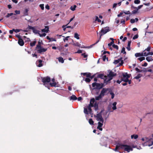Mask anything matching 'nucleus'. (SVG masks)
Masks as SVG:
<instances>
[{"instance_id":"f257e3e1","label":"nucleus","mask_w":153,"mask_h":153,"mask_svg":"<svg viewBox=\"0 0 153 153\" xmlns=\"http://www.w3.org/2000/svg\"><path fill=\"white\" fill-rule=\"evenodd\" d=\"M41 79L42 81L43 82L44 85L47 87L48 89H49L50 86L49 83L51 81L50 77L48 76L45 77H42Z\"/></svg>"},{"instance_id":"f03ea898","label":"nucleus","mask_w":153,"mask_h":153,"mask_svg":"<svg viewBox=\"0 0 153 153\" xmlns=\"http://www.w3.org/2000/svg\"><path fill=\"white\" fill-rule=\"evenodd\" d=\"M90 105L91 107H94L96 111L98 109V103L95 101L94 98L91 99L90 101Z\"/></svg>"},{"instance_id":"7ed1b4c3","label":"nucleus","mask_w":153,"mask_h":153,"mask_svg":"<svg viewBox=\"0 0 153 153\" xmlns=\"http://www.w3.org/2000/svg\"><path fill=\"white\" fill-rule=\"evenodd\" d=\"M121 149H123L125 151H126L128 152L133 150L132 148L130 146L121 144Z\"/></svg>"},{"instance_id":"20e7f679","label":"nucleus","mask_w":153,"mask_h":153,"mask_svg":"<svg viewBox=\"0 0 153 153\" xmlns=\"http://www.w3.org/2000/svg\"><path fill=\"white\" fill-rule=\"evenodd\" d=\"M117 74L116 73H114L113 72L111 71H110L109 74H108L107 76V79H106L105 81H107V82H109L113 78L114 76H116Z\"/></svg>"},{"instance_id":"39448f33","label":"nucleus","mask_w":153,"mask_h":153,"mask_svg":"<svg viewBox=\"0 0 153 153\" xmlns=\"http://www.w3.org/2000/svg\"><path fill=\"white\" fill-rule=\"evenodd\" d=\"M110 31V30L109 29V27H106L104 29H102L101 30L100 32L99 35L100 37L99 38V39H101V36L103 35L106 33H107Z\"/></svg>"},{"instance_id":"423d86ee","label":"nucleus","mask_w":153,"mask_h":153,"mask_svg":"<svg viewBox=\"0 0 153 153\" xmlns=\"http://www.w3.org/2000/svg\"><path fill=\"white\" fill-rule=\"evenodd\" d=\"M97 78H100L101 79H104V82L105 83H107L108 82H107V81H105L106 79H107V76L106 75H104L103 74H100L97 75Z\"/></svg>"},{"instance_id":"0eeeda50","label":"nucleus","mask_w":153,"mask_h":153,"mask_svg":"<svg viewBox=\"0 0 153 153\" xmlns=\"http://www.w3.org/2000/svg\"><path fill=\"white\" fill-rule=\"evenodd\" d=\"M97 119V121H100L102 123L104 122V120L102 117L101 113L97 114L96 116Z\"/></svg>"},{"instance_id":"6e6552de","label":"nucleus","mask_w":153,"mask_h":153,"mask_svg":"<svg viewBox=\"0 0 153 153\" xmlns=\"http://www.w3.org/2000/svg\"><path fill=\"white\" fill-rule=\"evenodd\" d=\"M37 51V52L39 53H42L43 52H44L47 51V48H43L41 47L40 48L38 49H36Z\"/></svg>"},{"instance_id":"1a4fd4ad","label":"nucleus","mask_w":153,"mask_h":153,"mask_svg":"<svg viewBox=\"0 0 153 153\" xmlns=\"http://www.w3.org/2000/svg\"><path fill=\"white\" fill-rule=\"evenodd\" d=\"M147 54H146V53L142 52V53H136L135 54V56L136 57H139L140 56H147Z\"/></svg>"},{"instance_id":"9d476101","label":"nucleus","mask_w":153,"mask_h":153,"mask_svg":"<svg viewBox=\"0 0 153 153\" xmlns=\"http://www.w3.org/2000/svg\"><path fill=\"white\" fill-rule=\"evenodd\" d=\"M108 89L103 88L102 89V91H101L100 95L103 97L105 95V94L108 91Z\"/></svg>"},{"instance_id":"9b49d317","label":"nucleus","mask_w":153,"mask_h":153,"mask_svg":"<svg viewBox=\"0 0 153 153\" xmlns=\"http://www.w3.org/2000/svg\"><path fill=\"white\" fill-rule=\"evenodd\" d=\"M103 123H101L100 122H99L98 123V126L97 127V128L99 129L100 130L102 131V127L103 125Z\"/></svg>"},{"instance_id":"f8f14e48","label":"nucleus","mask_w":153,"mask_h":153,"mask_svg":"<svg viewBox=\"0 0 153 153\" xmlns=\"http://www.w3.org/2000/svg\"><path fill=\"white\" fill-rule=\"evenodd\" d=\"M131 75L130 74H128L127 73H126L125 74L123 73V76L124 78L125 77H127V79L126 80H125L126 81H128V78H129L131 76Z\"/></svg>"},{"instance_id":"ddd939ff","label":"nucleus","mask_w":153,"mask_h":153,"mask_svg":"<svg viewBox=\"0 0 153 153\" xmlns=\"http://www.w3.org/2000/svg\"><path fill=\"white\" fill-rule=\"evenodd\" d=\"M42 32L48 33L49 31V26H45V28L41 30Z\"/></svg>"},{"instance_id":"4468645a","label":"nucleus","mask_w":153,"mask_h":153,"mask_svg":"<svg viewBox=\"0 0 153 153\" xmlns=\"http://www.w3.org/2000/svg\"><path fill=\"white\" fill-rule=\"evenodd\" d=\"M103 86V84L102 83H97V85L96 88L97 89H100Z\"/></svg>"},{"instance_id":"2eb2a0df","label":"nucleus","mask_w":153,"mask_h":153,"mask_svg":"<svg viewBox=\"0 0 153 153\" xmlns=\"http://www.w3.org/2000/svg\"><path fill=\"white\" fill-rule=\"evenodd\" d=\"M18 43L21 46H22L24 44V42L22 39H19Z\"/></svg>"},{"instance_id":"dca6fc26","label":"nucleus","mask_w":153,"mask_h":153,"mask_svg":"<svg viewBox=\"0 0 153 153\" xmlns=\"http://www.w3.org/2000/svg\"><path fill=\"white\" fill-rule=\"evenodd\" d=\"M147 144L149 146H152L153 144V139H150L149 141L147 142Z\"/></svg>"},{"instance_id":"f3484780","label":"nucleus","mask_w":153,"mask_h":153,"mask_svg":"<svg viewBox=\"0 0 153 153\" xmlns=\"http://www.w3.org/2000/svg\"><path fill=\"white\" fill-rule=\"evenodd\" d=\"M81 74L83 75L84 76H86L87 77H91V74L90 73H82Z\"/></svg>"},{"instance_id":"a211bd4d","label":"nucleus","mask_w":153,"mask_h":153,"mask_svg":"<svg viewBox=\"0 0 153 153\" xmlns=\"http://www.w3.org/2000/svg\"><path fill=\"white\" fill-rule=\"evenodd\" d=\"M70 100H77V97L74 95H72L70 98Z\"/></svg>"},{"instance_id":"6ab92c4d","label":"nucleus","mask_w":153,"mask_h":153,"mask_svg":"<svg viewBox=\"0 0 153 153\" xmlns=\"http://www.w3.org/2000/svg\"><path fill=\"white\" fill-rule=\"evenodd\" d=\"M29 11V9L26 8L25 9V11L23 12V14L25 16H26L28 15V11Z\"/></svg>"},{"instance_id":"aec40b11","label":"nucleus","mask_w":153,"mask_h":153,"mask_svg":"<svg viewBox=\"0 0 153 153\" xmlns=\"http://www.w3.org/2000/svg\"><path fill=\"white\" fill-rule=\"evenodd\" d=\"M131 41H129L128 42V45H127V47H126V48L128 51H130L131 50L130 45H131Z\"/></svg>"},{"instance_id":"412c9836","label":"nucleus","mask_w":153,"mask_h":153,"mask_svg":"<svg viewBox=\"0 0 153 153\" xmlns=\"http://www.w3.org/2000/svg\"><path fill=\"white\" fill-rule=\"evenodd\" d=\"M122 57H120L118 60H115L113 62V63L115 64H117L120 62V61L121 60V59H122Z\"/></svg>"},{"instance_id":"4be33fe9","label":"nucleus","mask_w":153,"mask_h":153,"mask_svg":"<svg viewBox=\"0 0 153 153\" xmlns=\"http://www.w3.org/2000/svg\"><path fill=\"white\" fill-rule=\"evenodd\" d=\"M121 144H119V145H117L115 148V149H114V150L115 151H117V149H121Z\"/></svg>"},{"instance_id":"5701e85b","label":"nucleus","mask_w":153,"mask_h":153,"mask_svg":"<svg viewBox=\"0 0 153 153\" xmlns=\"http://www.w3.org/2000/svg\"><path fill=\"white\" fill-rule=\"evenodd\" d=\"M49 86L51 85V87H57L56 83V82H53L52 83L50 82L49 84Z\"/></svg>"},{"instance_id":"b1692460","label":"nucleus","mask_w":153,"mask_h":153,"mask_svg":"<svg viewBox=\"0 0 153 153\" xmlns=\"http://www.w3.org/2000/svg\"><path fill=\"white\" fill-rule=\"evenodd\" d=\"M33 33H35V34H38L39 35V34L40 31L37 30L35 29V27L33 28Z\"/></svg>"},{"instance_id":"393cba45","label":"nucleus","mask_w":153,"mask_h":153,"mask_svg":"<svg viewBox=\"0 0 153 153\" xmlns=\"http://www.w3.org/2000/svg\"><path fill=\"white\" fill-rule=\"evenodd\" d=\"M117 103L116 102H114L112 104L113 107H112V109L113 110H115L117 109L116 105Z\"/></svg>"},{"instance_id":"a878e982","label":"nucleus","mask_w":153,"mask_h":153,"mask_svg":"<svg viewBox=\"0 0 153 153\" xmlns=\"http://www.w3.org/2000/svg\"><path fill=\"white\" fill-rule=\"evenodd\" d=\"M58 60L59 62H61V63H63L64 62V60L63 58L62 57H59L58 58Z\"/></svg>"},{"instance_id":"bb28decb","label":"nucleus","mask_w":153,"mask_h":153,"mask_svg":"<svg viewBox=\"0 0 153 153\" xmlns=\"http://www.w3.org/2000/svg\"><path fill=\"white\" fill-rule=\"evenodd\" d=\"M146 59L148 62H149L153 60L152 56H147L146 58Z\"/></svg>"},{"instance_id":"cd10ccee","label":"nucleus","mask_w":153,"mask_h":153,"mask_svg":"<svg viewBox=\"0 0 153 153\" xmlns=\"http://www.w3.org/2000/svg\"><path fill=\"white\" fill-rule=\"evenodd\" d=\"M39 64L38 65L39 67H41L43 66V64L42 63V61L41 59H39L38 60Z\"/></svg>"},{"instance_id":"c85d7f7f","label":"nucleus","mask_w":153,"mask_h":153,"mask_svg":"<svg viewBox=\"0 0 153 153\" xmlns=\"http://www.w3.org/2000/svg\"><path fill=\"white\" fill-rule=\"evenodd\" d=\"M41 47V42L39 41L38 42V45H36V49H38L39 48H40Z\"/></svg>"},{"instance_id":"c756f323","label":"nucleus","mask_w":153,"mask_h":153,"mask_svg":"<svg viewBox=\"0 0 153 153\" xmlns=\"http://www.w3.org/2000/svg\"><path fill=\"white\" fill-rule=\"evenodd\" d=\"M76 5H74L73 6H71V7L70 9L73 11H74L75 10L76 8Z\"/></svg>"},{"instance_id":"7c9ffc66","label":"nucleus","mask_w":153,"mask_h":153,"mask_svg":"<svg viewBox=\"0 0 153 153\" xmlns=\"http://www.w3.org/2000/svg\"><path fill=\"white\" fill-rule=\"evenodd\" d=\"M102 97L100 94L99 96L95 97V100H99L102 98Z\"/></svg>"},{"instance_id":"2f4dec72","label":"nucleus","mask_w":153,"mask_h":153,"mask_svg":"<svg viewBox=\"0 0 153 153\" xmlns=\"http://www.w3.org/2000/svg\"><path fill=\"white\" fill-rule=\"evenodd\" d=\"M138 135L137 134L132 135L131 136V139L134 138V139H136L138 137Z\"/></svg>"},{"instance_id":"473e14b6","label":"nucleus","mask_w":153,"mask_h":153,"mask_svg":"<svg viewBox=\"0 0 153 153\" xmlns=\"http://www.w3.org/2000/svg\"><path fill=\"white\" fill-rule=\"evenodd\" d=\"M89 123L91 125H93L94 122L91 118H90L89 120Z\"/></svg>"},{"instance_id":"72a5a7b5","label":"nucleus","mask_w":153,"mask_h":153,"mask_svg":"<svg viewBox=\"0 0 153 153\" xmlns=\"http://www.w3.org/2000/svg\"><path fill=\"white\" fill-rule=\"evenodd\" d=\"M36 41H34L32 42H31L30 43V45L31 47H33L36 44Z\"/></svg>"},{"instance_id":"f704fd0d","label":"nucleus","mask_w":153,"mask_h":153,"mask_svg":"<svg viewBox=\"0 0 153 153\" xmlns=\"http://www.w3.org/2000/svg\"><path fill=\"white\" fill-rule=\"evenodd\" d=\"M142 76V75L140 74H139L137 76H135L134 78L136 79H138Z\"/></svg>"},{"instance_id":"c9c22d12","label":"nucleus","mask_w":153,"mask_h":153,"mask_svg":"<svg viewBox=\"0 0 153 153\" xmlns=\"http://www.w3.org/2000/svg\"><path fill=\"white\" fill-rule=\"evenodd\" d=\"M79 35H78L77 33H74V37L75 38H76L77 39H79Z\"/></svg>"},{"instance_id":"e433bc0d","label":"nucleus","mask_w":153,"mask_h":153,"mask_svg":"<svg viewBox=\"0 0 153 153\" xmlns=\"http://www.w3.org/2000/svg\"><path fill=\"white\" fill-rule=\"evenodd\" d=\"M91 105H90V104H89V106H88V109L89 111V113L90 114H91V113L92 112V109L91 108Z\"/></svg>"},{"instance_id":"4c0bfd02","label":"nucleus","mask_w":153,"mask_h":153,"mask_svg":"<svg viewBox=\"0 0 153 153\" xmlns=\"http://www.w3.org/2000/svg\"><path fill=\"white\" fill-rule=\"evenodd\" d=\"M139 72H143V73L146 72V68H143L142 69H141V70L140 69V71H139Z\"/></svg>"},{"instance_id":"58836bf2","label":"nucleus","mask_w":153,"mask_h":153,"mask_svg":"<svg viewBox=\"0 0 153 153\" xmlns=\"http://www.w3.org/2000/svg\"><path fill=\"white\" fill-rule=\"evenodd\" d=\"M13 30H14V31L15 32L17 33L19 32L20 31H22H22L23 30L22 29H13Z\"/></svg>"},{"instance_id":"ea45409f","label":"nucleus","mask_w":153,"mask_h":153,"mask_svg":"<svg viewBox=\"0 0 153 153\" xmlns=\"http://www.w3.org/2000/svg\"><path fill=\"white\" fill-rule=\"evenodd\" d=\"M137 59L138 60L140 61L141 62L142 61L145 59V57H142L138 58Z\"/></svg>"},{"instance_id":"a19ab883","label":"nucleus","mask_w":153,"mask_h":153,"mask_svg":"<svg viewBox=\"0 0 153 153\" xmlns=\"http://www.w3.org/2000/svg\"><path fill=\"white\" fill-rule=\"evenodd\" d=\"M13 14H14L13 13H8L6 15L5 17L6 18H8L10 16L13 15Z\"/></svg>"},{"instance_id":"79ce46f5","label":"nucleus","mask_w":153,"mask_h":153,"mask_svg":"<svg viewBox=\"0 0 153 153\" xmlns=\"http://www.w3.org/2000/svg\"><path fill=\"white\" fill-rule=\"evenodd\" d=\"M125 48L124 47L123 48L121 51V53H123L124 54H126V52L125 51Z\"/></svg>"},{"instance_id":"37998d69","label":"nucleus","mask_w":153,"mask_h":153,"mask_svg":"<svg viewBox=\"0 0 153 153\" xmlns=\"http://www.w3.org/2000/svg\"><path fill=\"white\" fill-rule=\"evenodd\" d=\"M112 47L114 48H115L117 50L118 49V48H119L118 46L117 45L114 44L112 45Z\"/></svg>"},{"instance_id":"c03bdc74","label":"nucleus","mask_w":153,"mask_h":153,"mask_svg":"<svg viewBox=\"0 0 153 153\" xmlns=\"http://www.w3.org/2000/svg\"><path fill=\"white\" fill-rule=\"evenodd\" d=\"M73 45L75 46H77L79 47H80L81 46V44L79 43L78 42H76V43H74Z\"/></svg>"},{"instance_id":"a18cd8bd","label":"nucleus","mask_w":153,"mask_h":153,"mask_svg":"<svg viewBox=\"0 0 153 153\" xmlns=\"http://www.w3.org/2000/svg\"><path fill=\"white\" fill-rule=\"evenodd\" d=\"M95 21H97L99 22H101V20L99 19L97 16H96Z\"/></svg>"},{"instance_id":"49530a36","label":"nucleus","mask_w":153,"mask_h":153,"mask_svg":"<svg viewBox=\"0 0 153 153\" xmlns=\"http://www.w3.org/2000/svg\"><path fill=\"white\" fill-rule=\"evenodd\" d=\"M81 55L83 56V57L84 58H87L88 56V55L86 54L85 53H82Z\"/></svg>"},{"instance_id":"de8ad7c7","label":"nucleus","mask_w":153,"mask_h":153,"mask_svg":"<svg viewBox=\"0 0 153 153\" xmlns=\"http://www.w3.org/2000/svg\"><path fill=\"white\" fill-rule=\"evenodd\" d=\"M15 14H14V15H16V14H19L20 13V10H16L15 11Z\"/></svg>"},{"instance_id":"09e8293b","label":"nucleus","mask_w":153,"mask_h":153,"mask_svg":"<svg viewBox=\"0 0 153 153\" xmlns=\"http://www.w3.org/2000/svg\"><path fill=\"white\" fill-rule=\"evenodd\" d=\"M84 113L85 114H88V109L87 108H84Z\"/></svg>"},{"instance_id":"8fccbe9b","label":"nucleus","mask_w":153,"mask_h":153,"mask_svg":"<svg viewBox=\"0 0 153 153\" xmlns=\"http://www.w3.org/2000/svg\"><path fill=\"white\" fill-rule=\"evenodd\" d=\"M140 3V0H135L134 1V3L135 4H139Z\"/></svg>"},{"instance_id":"3c124183","label":"nucleus","mask_w":153,"mask_h":153,"mask_svg":"<svg viewBox=\"0 0 153 153\" xmlns=\"http://www.w3.org/2000/svg\"><path fill=\"white\" fill-rule=\"evenodd\" d=\"M151 49V47L150 46H149L148 48L146 49L145 50L143 51V52H145L144 51H149Z\"/></svg>"},{"instance_id":"603ef678","label":"nucleus","mask_w":153,"mask_h":153,"mask_svg":"<svg viewBox=\"0 0 153 153\" xmlns=\"http://www.w3.org/2000/svg\"><path fill=\"white\" fill-rule=\"evenodd\" d=\"M39 7H41L42 10H44V4H40Z\"/></svg>"},{"instance_id":"864d4df0","label":"nucleus","mask_w":153,"mask_h":153,"mask_svg":"<svg viewBox=\"0 0 153 153\" xmlns=\"http://www.w3.org/2000/svg\"><path fill=\"white\" fill-rule=\"evenodd\" d=\"M85 81L87 82H89L91 81V80L89 78H87L85 79Z\"/></svg>"},{"instance_id":"5fc2aeb1","label":"nucleus","mask_w":153,"mask_h":153,"mask_svg":"<svg viewBox=\"0 0 153 153\" xmlns=\"http://www.w3.org/2000/svg\"><path fill=\"white\" fill-rule=\"evenodd\" d=\"M106 59H107V60H108V57L106 58V56L105 55H104V56H102V60L103 61H105Z\"/></svg>"},{"instance_id":"6e6d98bb","label":"nucleus","mask_w":153,"mask_h":153,"mask_svg":"<svg viewBox=\"0 0 153 153\" xmlns=\"http://www.w3.org/2000/svg\"><path fill=\"white\" fill-rule=\"evenodd\" d=\"M126 77H125V78H124V77L123 76V77L121 79V81H124L125 82H127L128 81H125L126 80Z\"/></svg>"},{"instance_id":"4d7b16f0","label":"nucleus","mask_w":153,"mask_h":153,"mask_svg":"<svg viewBox=\"0 0 153 153\" xmlns=\"http://www.w3.org/2000/svg\"><path fill=\"white\" fill-rule=\"evenodd\" d=\"M39 35L41 37L45 36L46 35V34L45 33H44L42 34H41L39 33Z\"/></svg>"},{"instance_id":"13d9d810","label":"nucleus","mask_w":153,"mask_h":153,"mask_svg":"<svg viewBox=\"0 0 153 153\" xmlns=\"http://www.w3.org/2000/svg\"><path fill=\"white\" fill-rule=\"evenodd\" d=\"M138 35L137 34L134 36L133 38V39H136L138 38Z\"/></svg>"},{"instance_id":"bf43d9fd","label":"nucleus","mask_w":153,"mask_h":153,"mask_svg":"<svg viewBox=\"0 0 153 153\" xmlns=\"http://www.w3.org/2000/svg\"><path fill=\"white\" fill-rule=\"evenodd\" d=\"M110 94L111 96V99H113L114 98V94L113 93L111 92L110 93Z\"/></svg>"},{"instance_id":"052dcab7","label":"nucleus","mask_w":153,"mask_h":153,"mask_svg":"<svg viewBox=\"0 0 153 153\" xmlns=\"http://www.w3.org/2000/svg\"><path fill=\"white\" fill-rule=\"evenodd\" d=\"M97 85V83H96V82H94L92 84V86L93 87V88H95V86L96 87Z\"/></svg>"},{"instance_id":"680f3d73","label":"nucleus","mask_w":153,"mask_h":153,"mask_svg":"<svg viewBox=\"0 0 153 153\" xmlns=\"http://www.w3.org/2000/svg\"><path fill=\"white\" fill-rule=\"evenodd\" d=\"M123 13L125 14H130V12L129 11H127L126 12L123 11Z\"/></svg>"},{"instance_id":"e2e57ef3","label":"nucleus","mask_w":153,"mask_h":153,"mask_svg":"<svg viewBox=\"0 0 153 153\" xmlns=\"http://www.w3.org/2000/svg\"><path fill=\"white\" fill-rule=\"evenodd\" d=\"M114 41H111L110 43H108V46L110 47L112 45H113V44H114Z\"/></svg>"},{"instance_id":"0e129e2a","label":"nucleus","mask_w":153,"mask_h":153,"mask_svg":"<svg viewBox=\"0 0 153 153\" xmlns=\"http://www.w3.org/2000/svg\"><path fill=\"white\" fill-rule=\"evenodd\" d=\"M69 36H67L63 39L64 41L65 42L66 41H68V38H69Z\"/></svg>"},{"instance_id":"69168bd1","label":"nucleus","mask_w":153,"mask_h":153,"mask_svg":"<svg viewBox=\"0 0 153 153\" xmlns=\"http://www.w3.org/2000/svg\"><path fill=\"white\" fill-rule=\"evenodd\" d=\"M138 10L137 9H136V10H134L132 11V13L133 14H135L138 11Z\"/></svg>"},{"instance_id":"338daca9","label":"nucleus","mask_w":153,"mask_h":153,"mask_svg":"<svg viewBox=\"0 0 153 153\" xmlns=\"http://www.w3.org/2000/svg\"><path fill=\"white\" fill-rule=\"evenodd\" d=\"M34 28V27H32L29 25H28V28L30 30H33Z\"/></svg>"},{"instance_id":"774afa93","label":"nucleus","mask_w":153,"mask_h":153,"mask_svg":"<svg viewBox=\"0 0 153 153\" xmlns=\"http://www.w3.org/2000/svg\"><path fill=\"white\" fill-rule=\"evenodd\" d=\"M130 22L131 23H133L135 22V20L134 19H131L130 20Z\"/></svg>"}]
</instances>
